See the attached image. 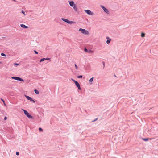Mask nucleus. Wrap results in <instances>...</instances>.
<instances>
[{
    "instance_id": "1",
    "label": "nucleus",
    "mask_w": 158,
    "mask_h": 158,
    "mask_svg": "<svg viewBox=\"0 0 158 158\" xmlns=\"http://www.w3.org/2000/svg\"><path fill=\"white\" fill-rule=\"evenodd\" d=\"M22 110L24 111L25 114L29 118H32V116L28 112L24 109H22Z\"/></svg>"
},
{
    "instance_id": "2",
    "label": "nucleus",
    "mask_w": 158,
    "mask_h": 158,
    "mask_svg": "<svg viewBox=\"0 0 158 158\" xmlns=\"http://www.w3.org/2000/svg\"><path fill=\"white\" fill-rule=\"evenodd\" d=\"M79 31H81L82 33L85 35H88L89 34V32L85 29L81 28L79 29Z\"/></svg>"
},
{
    "instance_id": "3",
    "label": "nucleus",
    "mask_w": 158,
    "mask_h": 158,
    "mask_svg": "<svg viewBox=\"0 0 158 158\" xmlns=\"http://www.w3.org/2000/svg\"><path fill=\"white\" fill-rule=\"evenodd\" d=\"M11 78L12 79L15 80H18V81H24L23 80L22 78H21L20 77H11Z\"/></svg>"
},
{
    "instance_id": "4",
    "label": "nucleus",
    "mask_w": 158,
    "mask_h": 158,
    "mask_svg": "<svg viewBox=\"0 0 158 158\" xmlns=\"http://www.w3.org/2000/svg\"><path fill=\"white\" fill-rule=\"evenodd\" d=\"M61 20L62 21L67 23L68 24H72L73 22V21H69L68 19H64L63 18H62L61 19Z\"/></svg>"
},
{
    "instance_id": "5",
    "label": "nucleus",
    "mask_w": 158,
    "mask_h": 158,
    "mask_svg": "<svg viewBox=\"0 0 158 158\" xmlns=\"http://www.w3.org/2000/svg\"><path fill=\"white\" fill-rule=\"evenodd\" d=\"M100 6L103 9L104 11L107 14L109 13V11L107 9L102 5H101Z\"/></svg>"
},
{
    "instance_id": "6",
    "label": "nucleus",
    "mask_w": 158,
    "mask_h": 158,
    "mask_svg": "<svg viewBox=\"0 0 158 158\" xmlns=\"http://www.w3.org/2000/svg\"><path fill=\"white\" fill-rule=\"evenodd\" d=\"M25 96L28 100H29L31 101H32L34 103L35 102V101H34V100L32 99L31 97L25 95Z\"/></svg>"
},
{
    "instance_id": "7",
    "label": "nucleus",
    "mask_w": 158,
    "mask_h": 158,
    "mask_svg": "<svg viewBox=\"0 0 158 158\" xmlns=\"http://www.w3.org/2000/svg\"><path fill=\"white\" fill-rule=\"evenodd\" d=\"M85 11L88 15H93V13L89 10H85Z\"/></svg>"
},
{
    "instance_id": "8",
    "label": "nucleus",
    "mask_w": 158,
    "mask_h": 158,
    "mask_svg": "<svg viewBox=\"0 0 158 158\" xmlns=\"http://www.w3.org/2000/svg\"><path fill=\"white\" fill-rule=\"evenodd\" d=\"M75 83L76 86L78 88V89L80 90H81V88L79 83L77 81L75 82Z\"/></svg>"
},
{
    "instance_id": "9",
    "label": "nucleus",
    "mask_w": 158,
    "mask_h": 158,
    "mask_svg": "<svg viewBox=\"0 0 158 158\" xmlns=\"http://www.w3.org/2000/svg\"><path fill=\"white\" fill-rule=\"evenodd\" d=\"M68 2H69L70 5L72 7L73 6V5L75 4L74 2L73 1H69Z\"/></svg>"
},
{
    "instance_id": "10",
    "label": "nucleus",
    "mask_w": 158,
    "mask_h": 158,
    "mask_svg": "<svg viewBox=\"0 0 158 158\" xmlns=\"http://www.w3.org/2000/svg\"><path fill=\"white\" fill-rule=\"evenodd\" d=\"M106 39H107L106 42L107 44H109L111 42V39L108 37H107Z\"/></svg>"
},
{
    "instance_id": "11",
    "label": "nucleus",
    "mask_w": 158,
    "mask_h": 158,
    "mask_svg": "<svg viewBox=\"0 0 158 158\" xmlns=\"http://www.w3.org/2000/svg\"><path fill=\"white\" fill-rule=\"evenodd\" d=\"M72 7H73V8L74 10H75V11H77L78 10L77 7H76V6L75 4L74 5H73V6H72Z\"/></svg>"
},
{
    "instance_id": "12",
    "label": "nucleus",
    "mask_w": 158,
    "mask_h": 158,
    "mask_svg": "<svg viewBox=\"0 0 158 158\" xmlns=\"http://www.w3.org/2000/svg\"><path fill=\"white\" fill-rule=\"evenodd\" d=\"M20 26L22 27L23 28L27 29V28H28V27H27L26 26H25V25L23 24H20Z\"/></svg>"
},
{
    "instance_id": "13",
    "label": "nucleus",
    "mask_w": 158,
    "mask_h": 158,
    "mask_svg": "<svg viewBox=\"0 0 158 158\" xmlns=\"http://www.w3.org/2000/svg\"><path fill=\"white\" fill-rule=\"evenodd\" d=\"M142 139L144 141H147L148 140H151V139H152V138H142Z\"/></svg>"
},
{
    "instance_id": "14",
    "label": "nucleus",
    "mask_w": 158,
    "mask_h": 158,
    "mask_svg": "<svg viewBox=\"0 0 158 158\" xmlns=\"http://www.w3.org/2000/svg\"><path fill=\"white\" fill-rule=\"evenodd\" d=\"M44 60H45V58H42L40 60V62H43V61H44Z\"/></svg>"
},
{
    "instance_id": "15",
    "label": "nucleus",
    "mask_w": 158,
    "mask_h": 158,
    "mask_svg": "<svg viewBox=\"0 0 158 158\" xmlns=\"http://www.w3.org/2000/svg\"><path fill=\"white\" fill-rule=\"evenodd\" d=\"M34 92L35 94H39V92L37 89H35L34 90Z\"/></svg>"
},
{
    "instance_id": "16",
    "label": "nucleus",
    "mask_w": 158,
    "mask_h": 158,
    "mask_svg": "<svg viewBox=\"0 0 158 158\" xmlns=\"http://www.w3.org/2000/svg\"><path fill=\"white\" fill-rule=\"evenodd\" d=\"M1 100L3 102V103H4V106H6V104L5 103V101L3 99H2V98H1Z\"/></svg>"
},
{
    "instance_id": "17",
    "label": "nucleus",
    "mask_w": 158,
    "mask_h": 158,
    "mask_svg": "<svg viewBox=\"0 0 158 158\" xmlns=\"http://www.w3.org/2000/svg\"><path fill=\"white\" fill-rule=\"evenodd\" d=\"M145 34L144 33H142L141 34V36L142 37H143L145 36Z\"/></svg>"
},
{
    "instance_id": "18",
    "label": "nucleus",
    "mask_w": 158,
    "mask_h": 158,
    "mask_svg": "<svg viewBox=\"0 0 158 158\" xmlns=\"http://www.w3.org/2000/svg\"><path fill=\"white\" fill-rule=\"evenodd\" d=\"M94 51L92 50H89L88 51V52L89 53H93Z\"/></svg>"
},
{
    "instance_id": "19",
    "label": "nucleus",
    "mask_w": 158,
    "mask_h": 158,
    "mask_svg": "<svg viewBox=\"0 0 158 158\" xmlns=\"http://www.w3.org/2000/svg\"><path fill=\"white\" fill-rule=\"evenodd\" d=\"M1 55L3 56H6V55L4 53H1Z\"/></svg>"
},
{
    "instance_id": "20",
    "label": "nucleus",
    "mask_w": 158,
    "mask_h": 158,
    "mask_svg": "<svg viewBox=\"0 0 158 158\" xmlns=\"http://www.w3.org/2000/svg\"><path fill=\"white\" fill-rule=\"evenodd\" d=\"M77 78H82V76L81 75L77 76Z\"/></svg>"
},
{
    "instance_id": "21",
    "label": "nucleus",
    "mask_w": 158,
    "mask_h": 158,
    "mask_svg": "<svg viewBox=\"0 0 158 158\" xmlns=\"http://www.w3.org/2000/svg\"><path fill=\"white\" fill-rule=\"evenodd\" d=\"M93 77L90 79L89 81L90 82H91L93 81Z\"/></svg>"
},
{
    "instance_id": "22",
    "label": "nucleus",
    "mask_w": 158,
    "mask_h": 158,
    "mask_svg": "<svg viewBox=\"0 0 158 158\" xmlns=\"http://www.w3.org/2000/svg\"><path fill=\"white\" fill-rule=\"evenodd\" d=\"M84 50L85 52H88V50L86 48H85Z\"/></svg>"
},
{
    "instance_id": "23",
    "label": "nucleus",
    "mask_w": 158,
    "mask_h": 158,
    "mask_svg": "<svg viewBox=\"0 0 158 158\" xmlns=\"http://www.w3.org/2000/svg\"><path fill=\"white\" fill-rule=\"evenodd\" d=\"M98 119V118H95L94 120H93L92 122H95L96 121H97Z\"/></svg>"
},
{
    "instance_id": "24",
    "label": "nucleus",
    "mask_w": 158,
    "mask_h": 158,
    "mask_svg": "<svg viewBox=\"0 0 158 158\" xmlns=\"http://www.w3.org/2000/svg\"><path fill=\"white\" fill-rule=\"evenodd\" d=\"M75 67L77 69H78V68L77 66L75 64Z\"/></svg>"
},
{
    "instance_id": "25",
    "label": "nucleus",
    "mask_w": 158,
    "mask_h": 158,
    "mask_svg": "<svg viewBox=\"0 0 158 158\" xmlns=\"http://www.w3.org/2000/svg\"><path fill=\"white\" fill-rule=\"evenodd\" d=\"M21 12H22V13L24 15H26L25 14V12L23 10H22L21 11Z\"/></svg>"
},
{
    "instance_id": "26",
    "label": "nucleus",
    "mask_w": 158,
    "mask_h": 158,
    "mask_svg": "<svg viewBox=\"0 0 158 158\" xmlns=\"http://www.w3.org/2000/svg\"><path fill=\"white\" fill-rule=\"evenodd\" d=\"M103 65V68H104L105 66V63L104 61L102 62Z\"/></svg>"
},
{
    "instance_id": "27",
    "label": "nucleus",
    "mask_w": 158,
    "mask_h": 158,
    "mask_svg": "<svg viewBox=\"0 0 158 158\" xmlns=\"http://www.w3.org/2000/svg\"><path fill=\"white\" fill-rule=\"evenodd\" d=\"M45 60H50V58H45Z\"/></svg>"
},
{
    "instance_id": "28",
    "label": "nucleus",
    "mask_w": 158,
    "mask_h": 158,
    "mask_svg": "<svg viewBox=\"0 0 158 158\" xmlns=\"http://www.w3.org/2000/svg\"><path fill=\"white\" fill-rule=\"evenodd\" d=\"M34 52L36 54H38V52L34 50Z\"/></svg>"
},
{
    "instance_id": "29",
    "label": "nucleus",
    "mask_w": 158,
    "mask_h": 158,
    "mask_svg": "<svg viewBox=\"0 0 158 158\" xmlns=\"http://www.w3.org/2000/svg\"><path fill=\"white\" fill-rule=\"evenodd\" d=\"M71 80H72L75 83V82H76V81H75V80L74 79H72H72H71Z\"/></svg>"
},
{
    "instance_id": "30",
    "label": "nucleus",
    "mask_w": 158,
    "mask_h": 158,
    "mask_svg": "<svg viewBox=\"0 0 158 158\" xmlns=\"http://www.w3.org/2000/svg\"><path fill=\"white\" fill-rule=\"evenodd\" d=\"M14 65H16L17 66L18 65H19V64L17 63H14Z\"/></svg>"
},
{
    "instance_id": "31",
    "label": "nucleus",
    "mask_w": 158,
    "mask_h": 158,
    "mask_svg": "<svg viewBox=\"0 0 158 158\" xmlns=\"http://www.w3.org/2000/svg\"><path fill=\"white\" fill-rule=\"evenodd\" d=\"M40 132H42L43 131V129H39Z\"/></svg>"
},
{
    "instance_id": "32",
    "label": "nucleus",
    "mask_w": 158,
    "mask_h": 158,
    "mask_svg": "<svg viewBox=\"0 0 158 158\" xmlns=\"http://www.w3.org/2000/svg\"><path fill=\"white\" fill-rule=\"evenodd\" d=\"M16 154L17 155H19V152H16Z\"/></svg>"
},
{
    "instance_id": "33",
    "label": "nucleus",
    "mask_w": 158,
    "mask_h": 158,
    "mask_svg": "<svg viewBox=\"0 0 158 158\" xmlns=\"http://www.w3.org/2000/svg\"><path fill=\"white\" fill-rule=\"evenodd\" d=\"M7 119V117H6L5 116V117H4V120H6Z\"/></svg>"
},
{
    "instance_id": "34",
    "label": "nucleus",
    "mask_w": 158,
    "mask_h": 158,
    "mask_svg": "<svg viewBox=\"0 0 158 158\" xmlns=\"http://www.w3.org/2000/svg\"><path fill=\"white\" fill-rule=\"evenodd\" d=\"M5 38H5V37H2V39L4 40V39H5Z\"/></svg>"
},
{
    "instance_id": "35",
    "label": "nucleus",
    "mask_w": 158,
    "mask_h": 158,
    "mask_svg": "<svg viewBox=\"0 0 158 158\" xmlns=\"http://www.w3.org/2000/svg\"><path fill=\"white\" fill-rule=\"evenodd\" d=\"M15 2H16V1L15 0H13Z\"/></svg>"
},
{
    "instance_id": "36",
    "label": "nucleus",
    "mask_w": 158,
    "mask_h": 158,
    "mask_svg": "<svg viewBox=\"0 0 158 158\" xmlns=\"http://www.w3.org/2000/svg\"><path fill=\"white\" fill-rule=\"evenodd\" d=\"M1 63H2L0 61V64H1Z\"/></svg>"
},
{
    "instance_id": "37",
    "label": "nucleus",
    "mask_w": 158,
    "mask_h": 158,
    "mask_svg": "<svg viewBox=\"0 0 158 158\" xmlns=\"http://www.w3.org/2000/svg\"><path fill=\"white\" fill-rule=\"evenodd\" d=\"M39 128L40 129V128H41L40 127Z\"/></svg>"
}]
</instances>
